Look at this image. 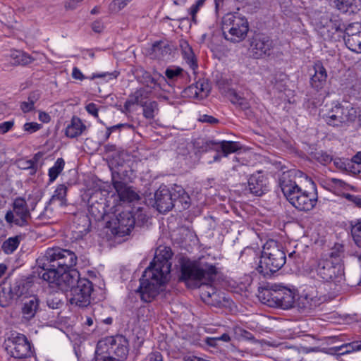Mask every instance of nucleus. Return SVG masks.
Segmentation results:
<instances>
[{"mask_svg":"<svg viewBox=\"0 0 361 361\" xmlns=\"http://www.w3.org/2000/svg\"><path fill=\"white\" fill-rule=\"evenodd\" d=\"M343 33V39L344 38H351L355 37V35H359L361 33V24L360 23H350L348 25L344 23V29H342Z\"/></svg>","mask_w":361,"mask_h":361,"instance_id":"nucleus-39","label":"nucleus"},{"mask_svg":"<svg viewBox=\"0 0 361 361\" xmlns=\"http://www.w3.org/2000/svg\"><path fill=\"white\" fill-rule=\"evenodd\" d=\"M159 112L158 103L156 101L149 102L144 105L143 116L147 119H153Z\"/></svg>","mask_w":361,"mask_h":361,"instance_id":"nucleus-45","label":"nucleus"},{"mask_svg":"<svg viewBox=\"0 0 361 361\" xmlns=\"http://www.w3.org/2000/svg\"><path fill=\"white\" fill-rule=\"evenodd\" d=\"M151 49L152 53L161 55L164 57L167 55H170L174 49V47L169 42H165L160 40L153 43Z\"/></svg>","mask_w":361,"mask_h":361,"instance_id":"nucleus-33","label":"nucleus"},{"mask_svg":"<svg viewBox=\"0 0 361 361\" xmlns=\"http://www.w3.org/2000/svg\"><path fill=\"white\" fill-rule=\"evenodd\" d=\"M319 305V299L310 294H302L295 300V305L301 313H307Z\"/></svg>","mask_w":361,"mask_h":361,"instance_id":"nucleus-24","label":"nucleus"},{"mask_svg":"<svg viewBox=\"0 0 361 361\" xmlns=\"http://www.w3.org/2000/svg\"><path fill=\"white\" fill-rule=\"evenodd\" d=\"M179 46L183 57L185 60L186 63L189 65L190 68L192 70L197 68L198 66L197 59L193 50L188 44V41L185 39H180L179 41Z\"/></svg>","mask_w":361,"mask_h":361,"instance_id":"nucleus-26","label":"nucleus"},{"mask_svg":"<svg viewBox=\"0 0 361 361\" xmlns=\"http://www.w3.org/2000/svg\"><path fill=\"white\" fill-rule=\"evenodd\" d=\"M221 30L226 40L239 42L245 38L249 25L245 17L238 13H228L222 18Z\"/></svg>","mask_w":361,"mask_h":361,"instance_id":"nucleus-8","label":"nucleus"},{"mask_svg":"<svg viewBox=\"0 0 361 361\" xmlns=\"http://www.w3.org/2000/svg\"><path fill=\"white\" fill-rule=\"evenodd\" d=\"M249 41V51L255 59H262L269 56L270 51L274 47L273 40L262 33H255Z\"/></svg>","mask_w":361,"mask_h":361,"instance_id":"nucleus-17","label":"nucleus"},{"mask_svg":"<svg viewBox=\"0 0 361 361\" xmlns=\"http://www.w3.org/2000/svg\"><path fill=\"white\" fill-rule=\"evenodd\" d=\"M14 126L13 121H5L0 123V134H5L8 132Z\"/></svg>","mask_w":361,"mask_h":361,"instance_id":"nucleus-54","label":"nucleus"},{"mask_svg":"<svg viewBox=\"0 0 361 361\" xmlns=\"http://www.w3.org/2000/svg\"><path fill=\"white\" fill-rule=\"evenodd\" d=\"M358 346V343L355 341L350 343H344L339 346H335L330 348L329 349V353L331 355H343L346 354H350L353 352L359 351L358 349H357V347Z\"/></svg>","mask_w":361,"mask_h":361,"instance_id":"nucleus-32","label":"nucleus"},{"mask_svg":"<svg viewBox=\"0 0 361 361\" xmlns=\"http://www.w3.org/2000/svg\"><path fill=\"white\" fill-rule=\"evenodd\" d=\"M112 184L121 201L131 202L139 199V195L130 186L123 181L115 180L114 173H112Z\"/></svg>","mask_w":361,"mask_h":361,"instance_id":"nucleus-21","label":"nucleus"},{"mask_svg":"<svg viewBox=\"0 0 361 361\" xmlns=\"http://www.w3.org/2000/svg\"><path fill=\"white\" fill-rule=\"evenodd\" d=\"M183 71L180 67H169L165 71V75L169 80H176L182 75Z\"/></svg>","mask_w":361,"mask_h":361,"instance_id":"nucleus-47","label":"nucleus"},{"mask_svg":"<svg viewBox=\"0 0 361 361\" xmlns=\"http://www.w3.org/2000/svg\"><path fill=\"white\" fill-rule=\"evenodd\" d=\"M5 350L14 358L24 359L30 357L34 349L28 338L23 334L14 332L4 341Z\"/></svg>","mask_w":361,"mask_h":361,"instance_id":"nucleus-10","label":"nucleus"},{"mask_svg":"<svg viewBox=\"0 0 361 361\" xmlns=\"http://www.w3.org/2000/svg\"><path fill=\"white\" fill-rule=\"evenodd\" d=\"M259 300L269 307L288 310L295 307V293L281 284H272L269 288H264L259 292Z\"/></svg>","mask_w":361,"mask_h":361,"instance_id":"nucleus-7","label":"nucleus"},{"mask_svg":"<svg viewBox=\"0 0 361 361\" xmlns=\"http://www.w3.org/2000/svg\"><path fill=\"white\" fill-rule=\"evenodd\" d=\"M334 4L343 13H355L361 9V0H334Z\"/></svg>","mask_w":361,"mask_h":361,"instance_id":"nucleus-27","label":"nucleus"},{"mask_svg":"<svg viewBox=\"0 0 361 361\" xmlns=\"http://www.w3.org/2000/svg\"><path fill=\"white\" fill-rule=\"evenodd\" d=\"M245 190L255 196H262L269 190L267 178L262 171L250 175L247 180V188Z\"/></svg>","mask_w":361,"mask_h":361,"instance_id":"nucleus-19","label":"nucleus"},{"mask_svg":"<svg viewBox=\"0 0 361 361\" xmlns=\"http://www.w3.org/2000/svg\"><path fill=\"white\" fill-rule=\"evenodd\" d=\"M202 300L212 305H217L221 303L219 294L216 289L211 285L206 284L205 289L202 288L200 293Z\"/></svg>","mask_w":361,"mask_h":361,"instance_id":"nucleus-29","label":"nucleus"},{"mask_svg":"<svg viewBox=\"0 0 361 361\" xmlns=\"http://www.w3.org/2000/svg\"><path fill=\"white\" fill-rule=\"evenodd\" d=\"M85 109L90 114L92 115L95 118L98 117V108L94 103H89L86 105Z\"/></svg>","mask_w":361,"mask_h":361,"instance_id":"nucleus-58","label":"nucleus"},{"mask_svg":"<svg viewBox=\"0 0 361 361\" xmlns=\"http://www.w3.org/2000/svg\"><path fill=\"white\" fill-rule=\"evenodd\" d=\"M78 260L75 252L59 247L48 248L44 256L39 257L36 262L39 271H49L55 269L59 271L74 269Z\"/></svg>","mask_w":361,"mask_h":361,"instance_id":"nucleus-5","label":"nucleus"},{"mask_svg":"<svg viewBox=\"0 0 361 361\" xmlns=\"http://www.w3.org/2000/svg\"><path fill=\"white\" fill-rule=\"evenodd\" d=\"M133 94L137 99L139 102L140 101L142 100L143 99H146L148 97L147 92L144 88L137 89Z\"/></svg>","mask_w":361,"mask_h":361,"instance_id":"nucleus-59","label":"nucleus"},{"mask_svg":"<svg viewBox=\"0 0 361 361\" xmlns=\"http://www.w3.org/2000/svg\"><path fill=\"white\" fill-rule=\"evenodd\" d=\"M94 290L93 283L87 278H82L70 290L69 302L79 307H87L91 302Z\"/></svg>","mask_w":361,"mask_h":361,"instance_id":"nucleus-15","label":"nucleus"},{"mask_svg":"<svg viewBox=\"0 0 361 361\" xmlns=\"http://www.w3.org/2000/svg\"><path fill=\"white\" fill-rule=\"evenodd\" d=\"M97 345L110 355L123 361L128 354L129 342L123 335L106 337L98 341Z\"/></svg>","mask_w":361,"mask_h":361,"instance_id":"nucleus-14","label":"nucleus"},{"mask_svg":"<svg viewBox=\"0 0 361 361\" xmlns=\"http://www.w3.org/2000/svg\"><path fill=\"white\" fill-rule=\"evenodd\" d=\"M72 77L75 80H82L85 79L84 75L77 67H74L72 71Z\"/></svg>","mask_w":361,"mask_h":361,"instance_id":"nucleus-63","label":"nucleus"},{"mask_svg":"<svg viewBox=\"0 0 361 361\" xmlns=\"http://www.w3.org/2000/svg\"><path fill=\"white\" fill-rule=\"evenodd\" d=\"M286 253L278 242L268 240L263 246L256 270L264 277H269L280 270L286 263Z\"/></svg>","mask_w":361,"mask_h":361,"instance_id":"nucleus-6","label":"nucleus"},{"mask_svg":"<svg viewBox=\"0 0 361 361\" xmlns=\"http://www.w3.org/2000/svg\"><path fill=\"white\" fill-rule=\"evenodd\" d=\"M350 232L353 240L357 247L361 248V219L353 224L350 223Z\"/></svg>","mask_w":361,"mask_h":361,"instance_id":"nucleus-43","label":"nucleus"},{"mask_svg":"<svg viewBox=\"0 0 361 361\" xmlns=\"http://www.w3.org/2000/svg\"><path fill=\"white\" fill-rule=\"evenodd\" d=\"M344 21L338 16H334L330 19L322 18L317 25L319 35L325 41L340 42L343 39Z\"/></svg>","mask_w":361,"mask_h":361,"instance_id":"nucleus-12","label":"nucleus"},{"mask_svg":"<svg viewBox=\"0 0 361 361\" xmlns=\"http://www.w3.org/2000/svg\"><path fill=\"white\" fill-rule=\"evenodd\" d=\"M344 197L348 200L353 202L356 206L361 207V197L346 193Z\"/></svg>","mask_w":361,"mask_h":361,"instance_id":"nucleus-56","label":"nucleus"},{"mask_svg":"<svg viewBox=\"0 0 361 361\" xmlns=\"http://www.w3.org/2000/svg\"><path fill=\"white\" fill-rule=\"evenodd\" d=\"M311 155L313 159H316L323 165H326L331 163L333 159L331 155L322 150H316L315 152H312Z\"/></svg>","mask_w":361,"mask_h":361,"instance_id":"nucleus-46","label":"nucleus"},{"mask_svg":"<svg viewBox=\"0 0 361 361\" xmlns=\"http://www.w3.org/2000/svg\"><path fill=\"white\" fill-rule=\"evenodd\" d=\"M199 121L202 123H208L211 124H216L219 123V120L217 118L207 114L200 116Z\"/></svg>","mask_w":361,"mask_h":361,"instance_id":"nucleus-57","label":"nucleus"},{"mask_svg":"<svg viewBox=\"0 0 361 361\" xmlns=\"http://www.w3.org/2000/svg\"><path fill=\"white\" fill-rule=\"evenodd\" d=\"M290 172L283 173L279 179V185L283 194L295 209L301 212H309L314 208L318 200L317 186L312 178L300 171L295 172V178H303L305 185L293 180Z\"/></svg>","mask_w":361,"mask_h":361,"instance_id":"nucleus-2","label":"nucleus"},{"mask_svg":"<svg viewBox=\"0 0 361 361\" xmlns=\"http://www.w3.org/2000/svg\"><path fill=\"white\" fill-rule=\"evenodd\" d=\"M67 193V188L64 185H59L54 191V195L50 198L48 204H51L54 203L56 200H59L60 202V205L62 206L65 204L66 197Z\"/></svg>","mask_w":361,"mask_h":361,"instance_id":"nucleus-41","label":"nucleus"},{"mask_svg":"<svg viewBox=\"0 0 361 361\" xmlns=\"http://www.w3.org/2000/svg\"><path fill=\"white\" fill-rule=\"evenodd\" d=\"M173 255L169 247L159 246L156 250L153 261L140 279L137 292L143 302H150L164 290L171 272Z\"/></svg>","mask_w":361,"mask_h":361,"instance_id":"nucleus-1","label":"nucleus"},{"mask_svg":"<svg viewBox=\"0 0 361 361\" xmlns=\"http://www.w3.org/2000/svg\"><path fill=\"white\" fill-rule=\"evenodd\" d=\"M216 85L221 94L227 98L231 94V92L235 90L231 87V80L227 78L221 77L216 80Z\"/></svg>","mask_w":361,"mask_h":361,"instance_id":"nucleus-38","label":"nucleus"},{"mask_svg":"<svg viewBox=\"0 0 361 361\" xmlns=\"http://www.w3.org/2000/svg\"><path fill=\"white\" fill-rule=\"evenodd\" d=\"M143 78L145 80L144 82L146 83L147 85H148L149 83L154 84L155 85H158L156 80L148 72H145L144 73Z\"/></svg>","mask_w":361,"mask_h":361,"instance_id":"nucleus-62","label":"nucleus"},{"mask_svg":"<svg viewBox=\"0 0 361 361\" xmlns=\"http://www.w3.org/2000/svg\"><path fill=\"white\" fill-rule=\"evenodd\" d=\"M21 169H28L30 170L29 173L30 175H34L36 173L37 170V166H33V164L30 162L29 160L24 161L21 163Z\"/></svg>","mask_w":361,"mask_h":361,"instance_id":"nucleus-53","label":"nucleus"},{"mask_svg":"<svg viewBox=\"0 0 361 361\" xmlns=\"http://www.w3.org/2000/svg\"><path fill=\"white\" fill-rule=\"evenodd\" d=\"M85 129L86 126L82 123L80 118L73 116L71 123L66 128L65 134L68 137L74 138L80 135Z\"/></svg>","mask_w":361,"mask_h":361,"instance_id":"nucleus-28","label":"nucleus"},{"mask_svg":"<svg viewBox=\"0 0 361 361\" xmlns=\"http://www.w3.org/2000/svg\"><path fill=\"white\" fill-rule=\"evenodd\" d=\"M194 85L195 87H198L197 92L198 93L200 99H202L209 95L210 86L207 80L204 78L200 79Z\"/></svg>","mask_w":361,"mask_h":361,"instance_id":"nucleus-44","label":"nucleus"},{"mask_svg":"<svg viewBox=\"0 0 361 361\" xmlns=\"http://www.w3.org/2000/svg\"><path fill=\"white\" fill-rule=\"evenodd\" d=\"M13 302V300L8 289V281L4 280L0 283V305L6 307Z\"/></svg>","mask_w":361,"mask_h":361,"instance_id":"nucleus-35","label":"nucleus"},{"mask_svg":"<svg viewBox=\"0 0 361 361\" xmlns=\"http://www.w3.org/2000/svg\"><path fill=\"white\" fill-rule=\"evenodd\" d=\"M82 0H69L65 4V7L66 9L73 10L76 8L80 3H81Z\"/></svg>","mask_w":361,"mask_h":361,"instance_id":"nucleus-64","label":"nucleus"},{"mask_svg":"<svg viewBox=\"0 0 361 361\" xmlns=\"http://www.w3.org/2000/svg\"><path fill=\"white\" fill-rule=\"evenodd\" d=\"M39 299L35 295L27 298L22 307L23 317L27 320L33 319L39 310Z\"/></svg>","mask_w":361,"mask_h":361,"instance_id":"nucleus-25","label":"nucleus"},{"mask_svg":"<svg viewBox=\"0 0 361 361\" xmlns=\"http://www.w3.org/2000/svg\"><path fill=\"white\" fill-rule=\"evenodd\" d=\"M344 115L345 116L346 122L349 121H354L356 118V110L354 108L348 109L344 108Z\"/></svg>","mask_w":361,"mask_h":361,"instance_id":"nucleus-55","label":"nucleus"},{"mask_svg":"<svg viewBox=\"0 0 361 361\" xmlns=\"http://www.w3.org/2000/svg\"><path fill=\"white\" fill-rule=\"evenodd\" d=\"M314 74L311 76L310 83L312 88L317 92L322 90L326 84L327 72L322 63L319 61L313 66Z\"/></svg>","mask_w":361,"mask_h":361,"instance_id":"nucleus-22","label":"nucleus"},{"mask_svg":"<svg viewBox=\"0 0 361 361\" xmlns=\"http://www.w3.org/2000/svg\"><path fill=\"white\" fill-rule=\"evenodd\" d=\"M40 93L39 91H34L29 94L27 97V101L30 102L31 104L35 105V104L39 99Z\"/></svg>","mask_w":361,"mask_h":361,"instance_id":"nucleus-61","label":"nucleus"},{"mask_svg":"<svg viewBox=\"0 0 361 361\" xmlns=\"http://www.w3.org/2000/svg\"><path fill=\"white\" fill-rule=\"evenodd\" d=\"M346 47L355 53H361V33L351 38H344Z\"/></svg>","mask_w":361,"mask_h":361,"instance_id":"nucleus-42","label":"nucleus"},{"mask_svg":"<svg viewBox=\"0 0 361 361\" xmlns=\"http://www.w3.org/2000/svg\"><path fill=\"white\" fill-rule=\"evenodd\" d=\"M317 275L326 282H333L336 285L344 281V267L338 265L326 258L321 257L314 265Z\"/></svg>","mask_w":361,"mask_h":361,"instance_id":"nucleus-11","label":"nucleus"},{"mask_svg":"<svg viewBox=\"0 0 361 361\" xmlns=\"http://www.w3.org/2000/svg\"><path fill=\"white\" fill-rule=\"evenodd\" d=\"M80 221L84 224L83 227L84 228L79 229L78 232L80 233L78 237H82L84 235H86L90 231V221L88 219L87 216H83L82 218H80Z\"/></svg>","mask_w":361,"mask_h":361,"instance_id":"nucleus-50","label":"nucleus"},{"mask_svg":"<svg viewBox=\"0 0 361 361\" xmlns=\"http://www.w3.org/2000/svg\"><path fill=\"white\" fill-rule=\"evenodd\" d=\"M31 218L26 201L23 197H17L13 202V211L8 210L5 215L6 221L11 226L15 224L19 227L27 226Z\"/></svg>","mask_w":361,"mask_h":361,"instance_id":"nucleus-16","label":"nucleus"},{"mask_svg":"<svg viewBox=\"0 0 361 361\" xmlns=\"http://www.w3.org/2000/svg\"><path fill=\"white\" fill-rule=\"evenodd\" d=\"M37 274L40 279L49 283L55 284L63 291H70L79 282V280L82 279L75 269L62 271L55 269L49 271L37 270Z\"/></svg>","mask_w":361,"mask_h":361,"instance_id":"nucleus-9","label":"nucleus"},{"mask_svg":"<svg viewBox=\"0 0 361 361\" xmlns=\"http://www.w3.org/2000/svg\"><path fill=\"white\" fill-rule=\"evenodd\" d=\"M343 252V245L337 243L331 249L329 253L324 255L323 257L332 261L333 262H336L338 265H343L342 263Z\"/></svg>","mask_w":361,"mask_h":361,"instance_id":"nucleus-34","label":"nucleus"},{"mask_svg":"<svg viewBox=\"0 0 361 361\" xmlns=\"http://www.w3.org/2000/svg\"><path fill=\"white\" fill-rule=\"evenodd\" d=\"M229 101L241 110L246 111L250 109V104L249 101L244 97L239 94L236 90L231 92V94L228 97Z\"/></svg>","mask_w":361,"mask_h":361,"instance_id":"nucleus-37","label":"nucleus"},{"mask_svg":"<svg viewBox=\"0 0 361 361\" xmlns=\"http://www.w3.org/2000/svg\"><path fill=\"white\" fill-rule=\"evenodd\" d=\"M199 148L202 152H208L209 150L218 151V148H219L224 157H227L229 154L234 153L240 149V147L237 142L226 140L216 142L211 140H203L202 145Z\"/></svg>","mask_w":361,"mask_h":361,"instance_id":"nucleus-18","label":"nucleus"},{"mask_svg":"<svg viewBox=\"0 0 361 361\" xmlns=\"http://www.w3.org/2000/svg\"><path fill=\"white\" fill-rule=\"evenodd\" d=\"M21 235H16L6 239L1 245V250L6 255L13 253L20 245Z\"/></svg>","mask_w":361,"mask_h":361,"instance_id":"nucleus-36","label":"nucleus"},{"mask_svg":"<svg viewBox=\"0 0 361 361\" xmlns=\"http://www.w3.org/2000/svg\"><path fill=\"white\" fill-rule=\"evenodd\" d=\"M8 289L13 301L19 299L28 290L27 283L22 279L16 280L13 283L8 281Z\"/></svg>","mask_w":361,"mask_h":361,"instance_id":"nucleus-30","label":"nucleus"},{"mask_svg":"<svg viewBox=\"0 0 361 361\" xmlns=\"http://www.w3.org/2000/svg\"><path fill=\"white\" fill-rule=\"evenodd\" d=\"M179 274L178 281L185 283V286L192 289L200 288L205 282H212L217 274L215 265L207 262L191 260L187 257H181L178 259Z\"/></svg>","mask_w":361,"mask_h":361,"instance_id":"nucleus-3","label":"nucleus"},{"mask_svg":"<svg viewBox=\"0 0 361 361\" xmlns=\"http://www.w3.org/2000/svg\"><path fill=\"white\" fill-rule=\"evenodd\" d=\"M47 305L51 309H59L63 305V302L59 295L53 294L47 298Z\"/></svg>","mask_w":361,"mask_h":361,"instance_id":"nucleus-48","label":"nucleus"},{"mask_svg":"<svg viewBox=\"0 0 361 361\" xmlns=\"http://www.w3.org/2000/svg\"><path fill=\"white\" fill-rule=\"evenodd\" d=\"M65 166V161L63 158H58L54 165L49 169V182H54L59 175L61 173Z\"/></svg>","mask_w":361,"mask_h":361,"instance_id":"nucleus-40","label":"nucleus"},{"mask_svg":"<svg viewBox=\"0 0 361 361\" xmlns=\"http://www.w3.org/2000/svg\"><path fill=\"white\" fill-rule=\"evenodd\" d=\"M135 226V216L130 211H122L107 221L106 227L114 235L125 236L129 235Z\"/></svg>","mask_w":361,"mask_h":361,"instance_id":"nucleus-13","label":"nucleus"},{"mask_svg":"<svg viewBox=\"0 0 361 361\" xmlns=\"http://www.w3.org/2000/svg\"><path fill=\"white\" fill-rule=\"evenodd\" d=\"M154 206L160 213L171 211L173 207L180 210L190 206V197L180 185H175L171 188L161 185L154 192Z\"/></svg>","mask_w":361,"mask_h":361,"instance_id":"nucleus-4","label":"nucleus"},{"mask_svg":"<svg viewBox=\"0 0 361 361\" xmlns=\"http://www.w3.org/2000/svg\"><path fill=\"white\" fill-rule=\"evenodd\" d=\"M10 56L12 60L11 63L16 66H26L34 61L30 55L20 50L11 51Z\"/></svg>","mask_w":361,"mask_h":361,"instance_id":"nucleus-31","label":"nucleus"},{"mask_svg":"<svg viewBox=\"0 0 361 361\" xmlns=\"http://www.w3.org/2000/svg\"><path fill=\"white\" fill-rule=\"evenodd\" d=\"M197 89L198 87H195L194 84L188 86L183 91V97L200 99Z\"/></svg>","mask_w":361,"mask_h":361,"instance_id":"nucleus-49","label":"nucleus"},{"mask_svg":"<svg viewBox=\"0 0 361 361\" xmlns=\"http://www.w3.org/2000/svg\"><path fill=\"white\" fill-rule=\"evenodd\" d=\"M20 109L23 113H28L34 110L35 105L31 104L30 102H22L20 105Z\"/></svg>","mask_w":361,"mask_h":361,"instance_id":"nucleus-60","label":"nucleus"},{"mask_svg":"<svg viewBox=\"0 0 361 361\" xmlns=\"http://www.w3.org/2000/svg\"><path fill=\"white\" fill-rule=\"evenodd\" d=\"M326 123L329 126H339L346 122L344 115V107L341 104H336L326 114H324Z\"/></svg>","mask_w":361,"mask_h":361,"instance_id":"nucleus-23","label":"nucleus"},{"mask_svg":"<svg viewBox=\"0 0 361 361\" xmlns=\"http://www.w3.org/2000/svg\"><path fill=\"white\" fill-rule=\"evenodd\" d=\"M42 125L35 122L25 123L23 126V130L30 133H35L42 128Z\"/></svg>","mask_w":361,"mask_h":361,"instance_id":"nucleus-51","label":"nucleus"},{"mask_svg":"<svg viewBox=\"0 0 361 361\" xmlns=\"http://www.w3.org/2000/svg\"><path fill=\"white\" fill-rule=\"evenodd\" d=\"M101 196L102 192L97 191L90 196L88 201L89 213L95 221L103 220L106 214V200Z\"/></svg>","mask_w":361,"mask_h":361,"instance_id":"nucleus-20","label":"nucleus"},{"mask_svg":"<svg viewBox=\"0 0 361 361\" xmlns=\"http://www.w3.org/2000/svg\"><path fill=\"white\" fill-rule=\"evenodd\" d=\"M133 215L135 216V225L137 226H142L147 221V215L139 209Z\"/></svg>","mask_w":361,"mask_h":361,"instance_id":"nucleus-52","label":"nucleus"}]
</instances>
